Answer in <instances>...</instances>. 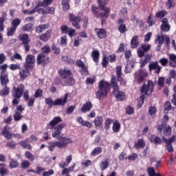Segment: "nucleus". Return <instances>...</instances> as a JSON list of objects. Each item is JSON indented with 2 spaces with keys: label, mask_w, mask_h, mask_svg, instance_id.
<instances>
[{
  "label": "nucleus",
  "mask_w": 176,
  "mask_h": 176,
  "mask_svg": "<svg viewBox=\"0 0 176 176\" xmlns=\"http://www.w3.org/2000/svg\"><path fill=\"white\" fill-rule=\"evenodd\" d=\"M63 119L60 116H56L53 118L48 124L47 126H50L49 129L55 131L52 132L53 138H56L59 141L57 142H51L49 143L48 150L50 152L54 151V148H67L69 144H72V139L71 138L60 137L63 129L67 126L65 124L61 123ZM57 124H58L57 126Z\"/></svg>",
  "instance_id": "1"
},
{
  "label": "nucleus",
  "mask_w": 176,
  "mask_h": 176,
  "mask_svg": "<svg viewBox=\"0 0 176 176\" xmlns=\"http://www.w3.org/2000/svg\"><path fill=\"white\" fill-rule=\"evenodd\" d=\"M98 7L92 5L91 7V10L93 16L96 19H108L109 17V13H111V8H106L108 5V1L107 0H97Z\"/></svg>",
  "instance_id": "2"
},
{
  "label": "nucleus",
  "mask_w": 176,
  "mask_h": 176,
  "mask_svg": "<svg viewBox=\"0 0 176 176\" xmlns=\"http://www.w3.org/2000/svg\"><path fill=\"white\" fill-rule=\"evenodd\" d=\"M153 87H155V85L151 80H148L147 85H142L140 89V93L142 95L140 97V100L138 104V108H141V107L144 105V102L145 101V96H151V94L153 93Z\"/></svg>",
  "instance_id": "3"
},
{
  "label": "nucleus",
  "mask_w": 176,
  "mask_h": 176,
  "mask_svg": "<svg viewBox=\"0 0 176 176\" xmlns=\"http://www.w3.org/2000/svg\"><path fill=\"white\" fill-rule=\"evenodd\" d=\"M68 96H69L68 93L65 94L63 98H59L56 99L54 101H53L52 98H46L45 99V102L46 105H48V108H53V107L56 106L65 107V104H67L68 101Z\"/></svg>",
  "instance_id": "4"
},
{
  "label": "nucleus",
  "mask_w": 176,
  "mask_h": 176,
  "mask_svg": "<svg viewBox=\"0 0 176 176\" xmlns=\"http://www.w3.org/2000/svg\"><path fill=\"white\" fill-rule=\"evenodd\" d=\"M99 90L96 93V98L101 100L102 97H107L108 96V90H109V82L104 80H101L98 82Z\"/></svg>",
  "instance_id": "5"
},
{
  "label": "nucleus",
  "mask_w": 176,
  "mask_h": 176,
  "mask_svg": "<svg viewBox=\"0 0 176 176\" xmlns=\"http://www.w3.org/2000/svg\"><path fill=\"white\" fill-rule=\"evenodd\" d=\"M24 84H19L17 87H13L12 91V105L16 106L20 102V98L23 97L24 93Z\"/></svg>",
  "instance_id": "6"
},
{
  "label": "nucleus",
  "mask_w": 176,
  "mask_h": 176,
  "mask_svg": "<svg viewBox=\"0 0 176 176\" xmlns=\"http://www.w3.org/2000/svg\"><path fill=\"white\" fill-rule=\"evenodd\" d=\"M54 0H43L42 2L38 1L36 3V6L34 7V12H38L39 14H46V10L43 8H39L41 7L46 8L49 6L53 2Z\"/></svg>",
  "instance_id": "7"
},
{
  "label": "nucleus",
  "mask_w": 176,
  "mask_h": 176,
  "mask_svg": "<svg viewBox=\"0 0 176 176\" xmlns=\"http://www.w3.org/2000/svg\"><path fill=\"white\" fill-rule=\"evenodd\" d=\"M157 130L159 134L163 133L164 135H166V137L171 135V133H173L171 126L167 124V122H162L161 124L157 125Z\"/></svg>",
  "instance_id": "8"
},
{
  "label": "nucleus",
  "mask_w": 176,
  "mask_h": 176,
  "mask_svg": "<svg viewBox=\"0 0 176 176\" xmlns=\"http://www.w3.org/2000/svg\"><path fill=\"white\" fill-rule=\"evenodd\" d=\"M18 39L22 42L21 45H23V47L25 52H30V42H31V39H30V36L28 34H22L18 36Z\"/></svg>",
  "instance_id": "9"
},
{
  "label": "nucleus",
  "mask_w": 176,
  "mask_h": 176,
  "mask_svg": "<svg viewBox=\"0 0 176 176\" xmlns=\"http://www.w3.org/2000/svg\"><path fill=\"white\" fill-rule=\"evenodd\" d=\"M69 20L72 23V26L76 28V30H80V17L79 16H76L72 13L69 14Z\"/></svg>",
  "instance_id": "10"
},
{
  "label": "nucleus",
  "mask_w": 176,
  "mask_h": 176,
  "mask_svg": "<svg viewBox=\"0 0 176 176\" xmlns=\"http://www.w3.org/2000/svg\"><path fill=\"white\" fill-rule=\"evenodd\" d=\"M76 65L81 69L80 70V74H81L82 76H87V75H89V69L86 67L85 63H83L82 60H77Z\"/></svg>",
  "instance_id": "11"
},
{
  "label": "nucleus",
  "mask_w": 176,
  "mask_h": 176,
  "mask_svg": "<svg viewBox=\"0 0 176 176\" xmlns=\"http://www.w3.org/2000/svg\"><path fill=\"white\" fill-rule=\"evenodd\" d=\"M24 107H23V105H19L16 107L14 114L13 115L14 120V122H20L21 119H23V116L21 113H23V111H24Z\"/></svg>",
  "instance_id": "12"
},
{
  "label": "nucleus",
  "mask_w": 176,
  "mask_h": 176,
  "mask_svg": "<svg viewBox=\"0 0 176 176\" xmlns=\"http://www.w3.org/2000/svg\"><path fill=\"white\" fill-rule=\"evenodd\" d=\"M36 60L38 65H46V64H49V63H50V58L46 57V55L43 53H40L37 56Z\"/></svg>",
  "instance_id": "13"
},
{
  "label": "nucleus",
  "mask_w": 176,
  "mask_h": 176,
  "mask_svg": "<svg viewBox=\"0 0 176 176\" xmlns=\"http://www.w3.org/2000/svg\"><path fill=\"white\" fill-rule=\"evenodd\" d=\"M124 23V19L120 18L118 19L117 23L118 24V30L120 34H126L127 32V26H126V24L123 23Z\"/></svg>",
  "instance_id": "14"
},
{
  "label": "nucleus",
  "mask_w": 176,
  "mask_h": 176,
  "mask_svg": "<svg viewBox=\"0 0 176 176\" xmlns=\"http://www.w3.org/2000/svg\"><path fill=\"white\" fill-rule=\"evenodd\" d=\"M34 64H35V56L33 55H28L24 65L29 67L30 69H32V68H34Z\"/></svg>",
  "instance_id": "15"
},
{
  "label": "nucleus",
  "mask_w": 176,
  "mask_h": 176,
  "mask_svg": "<svg viewBox=\"0 0 176 176\" xmlns=\"http://www.w3.org/2000/svg\"><path fill=\"white\" fill-rule=\"evenodd\" d=\"M116 75L118 82H120L121 85L125 86L126 82L125 79L122 77V76L123 75V74L122 73V65L116 67Z\"/></svg>",
  "instance_id": "16"
},
{
  "label": "nucleus",
  "mask_w": 176,
  "mask_h": 176,
  "mask_svg": "<svg viewBox=\"0 0 176 176\" xmlns=\"http://www.w3.org/2000/svg\"><path fill=\"white\" fill-rule=\"evenodd\" d=\"M162 25L160 26V30L162 32H168L170 31V28H171V26H170V24L168 23V19L167 18H164L161 21Z\"/></svg>",
  "instance_id": "17"
},
{
  "label": "nucleus",
  "mask_w": 176,
  "mask_h": 176,
  "mask_svg": "<svg viewBox=\"0 0 176 176\" xmlns=\"http://www.w3.org/2000/svg\"><path fill=\"white\" fill-rule=\"evenodd\" d=\"M30 67H26L25 65L23 66V67L19 69V75L21 76V80H24L25 78L28 76H30Z\"/></svg>",
  "instance_id": "18"
},
{
  "label": "nucleus",
  "mask_w": 176,
  "mask_h": 176,
  "mask_svg": "<svg viewBox=\"0 0 176 176\" xmlns=\"http://www.w3.org/2000/svg\"><path fill=\"white\" fill-rule=\"evenodd\" d=\"M149 71H155V74H159L162 71V67L159 65V63L157 61L151 62L148 65Z\"/></svg>",
  "instance_id": "19"
},
{
  "label": "nucleus",
  "mask_w": 176,
  "mask_h": 176,
  "mask_svg": "<svg viewBox=\"0 0 176 176\" xmlns=\"http://www.w3.org/2000/svg\"><path fill=\"white\" fill-rule=\"evenodd\" d=\"M1 135H3L6 140H12V133H10V126L6 125L1 132Z\"/></svg>",
  "instance_id": "20"
},
{
  "label": "nucleus",
  "mask_w": 176,
  "mask_h": 176,
  "mask_svg": "<svg viewBox=\"0 0 176 176\" xmlns=\"http://www.w3.org/2000/svg\"><path fill=\"white\" fill-rule=\"evenodd\" d=\"M52 32L53 31L50 29L47 30L45 33L39 36L40 41L42 42H47V41L52 38V35H53Z\"/></svg>",
  "instance_id": "21"
},
{
  "label": "nucleus",
  "mask_w": 176,
  "mask_h": 176,
  "mask_svg": "<svg viewBox=\"0 0 176 176\" xmlns=\"http://www.w3.org/2000/svg\"><path fill=\"white\" fill-rule=\"evenodd\" d=\"M58 75L62 79H67L69 76H72V72L70 69H60L58 72Z\"/></svg>",
  "instance_id": "22"
},
{
  "label": "nucleus",
  "mask_w": 176,
  "mask_h": 176,
  "mask_svg": "<svg viewBox=\"0 0 176 176\" xmlns=\"http://www.w3.org/2000/svg\"><path fill=\"white\" fill-rule=\"evenodd\" d=\"M113 94L118 101H124L126 100V94L119 89L113 91Z\"/></svg>",
  "instance_id": "23"
},
{
  "label": "nucleus",
  "mask_w": 176,
  "mask_h": 176,
  "mask_svg": "<svg viewBox=\"0 0 176 176\" xmlns=\"http://www.w3.org/2000/svg\"><path fill=\"white\" fill-rule=\"evenodd\" d=\"M109 83V87H112L113 91H118V90H120V87L118 83V80H116V76H113L111 77V79L110 80Z\"/></svg>",
  "instance_id": "24"
},
{
  "label": "nucleus",
  "mask_w": 176,
  "mask_h": 176,
  "mask_svg": "<svg viewBox=\"0 0 176 176\" xmlns=\"http://www.w3.org/2000/svg\"><path fill=\"white\" fill-rule=\"evenodd\" d=\"M92 108L93 103H91L90 101H87L82 105V107L80 109V111L82 113H86V112H89V111H91Z\"/></svg>",
  "instance_id": "25"
},
{
  "label": "nucleus",
  "mask_w": 176,
  "mask_h": 176,
  "mask_svg": "<svg viewBox=\"0 0 176 176\" xmlns=\"http://www.w3.org/2000/svg\"><path fill=\"white\" fill-rule=\"evenodd\" d=\"M95 32L99 39H105L107 38V31L102 28H96Z\"/></svg>",
  "instance_id": "26"
},
{
  "label": "nucleus",
  "mask_w": 176,
  "mask_h": 176,
  "mask_svg": "<svg viewBox=\"0 0 176 176\" xmlns=\"http://www.w3.org/2000/svg\"><path fill=\"white\" fill-rule=\"evenodd\" d=\"M8 75V73H1L0 82L1 86H8V83H9V78Z\"/></svg>",
  "instance_id": "27"
},
{
  "label": "nucleus",
  "mask_w": 176,
  "mask_h": 176,
  "mask_svg": "<svg viewBox=\"0 0 176 176\" xmlns=\"http://www.w3.org/2000/svg\"><path fill=\"white\" fill-rule=\"evenodd\" d=\"M146 145V144L144 139H138V142L134 143V148H135V149H144Z\"/></svg>",
  "instance_id": "28"
},
{
  "label": "nucleus",
  "mask_w": 176,
  "mask_h": 176,
  "mask_svg": "<svg viewBox=\"0 0 176 176\" xmlns=\"http://www.w3.org/2000/svg\"><path fill=\"white\" fill-rule=\"evenodd\" d=\"M150 142L155 144V145H160L162 144V138L155 135H151L149 138Z\"/></svg>",
  "instance_id": "29"
},
{
  "label": "nucleus",
  "mask_w": 176,
  "mask_h": 176,
  "mask_svg": "<svg viewBox=\"0 0 176 176\" xmlns=\"http://www.w3.org/2000/svg\"><path fill=\"white\" fill-rule=\"evenodd\" d=\"M19 145L22 146L23 149H28L29 151L32 149V146H31V144H30V140H28V139L20 142Z\"/></svg>",
  "instance_id": "30"
},
{
  "label": "nucleus",
  "mask_w": 176,
  "mask_h": 176,
  "mask_svg": "<svg viewBox=\"0 0 176 176\" xmlns=\"http://www.w3.org/2000/svg\"><path fill=\"white\" fill-rule=\"evenodd\" d=\"M136 76V80L138 83L141 84L142 82H144V79L145 78L144 73L142 70H139L135 73Z\"/></svg>",
  "instance_id": "31"
},
{
  "label": "nucleus",
  "mask_w": 176,
  "mask_h": 176,
  "mask_svg": "<svg viewBox=\"0 0 176 176\" xmlns=\"http://www.w3.org/2000/svg\"><path fill=\"white\" fill-rule=\"evenodd\" d=\"M91 56L92 57L93 61L96 63V64L98 63L100 61V52L98 50H93Z\"/></svg>",
  "instance_id": "32"
},
{
  "label": "nucleus",
  "mask_w": 176,
  "mask_h": 176,
  "mask_svg": "<svg viewBox=\"0 0 176 176\" xmlns=\"http://www.w3.org/2000/svg\"><path fill=\"white\" fill-rule=\"evenodd\" d=\"M75 83H76L75 78H74V76H72V75L66 78L63 85H65V86H67V85L68 86H74V85H75Z\"/></svg>",
  "instance_id": "33"
},
{
  "label": "nucleus",
  "mask_w": 176,
  "mask_h": 176,
  "mask_svg": "<svg viewBox=\"0 0 176 176\" xmlns=\"http://www.w3.org/2000/svg\"><path fill=\"white\" fill-rule=\"evenodd\" d=\"M32 28H34V23H29L24 25L21 28V30L23 32H32Z\"/></svg>",
  "instance_id": "34"
},
{
  "label": "nucleus",
  "mask_w": 176,
  "mask_h": 176,
  "mask_svg": "<svg viewBox=\"0 0 176 176\" xmlns=\"http://www.w3.org/2000/svg\"><path fill=\"white\" fill-rule=\"evenodd\" d=\"M138 45H140L138 36H134L131 41V47L132 49H137V47H138Z\"/></svg>",
  "instance_id": "35"
},
{
  "label": "nucleus",
  "mask_w": 176,
  "mask_h": 176,
  "mask_svg": "<svg viewBox=\"0 0 176 176\" xmlns=\"http://www.w3.org/2000/svg\"><path fill=\"white\" fill-rule=\"evenodd\" d=\"M100 153H102V148L97 146L95 148H94L91 152V156H98V155H100Z\"/></svg>",
  "instance_id": "36"
},
{
  "label": "nucleus",
  "mask_w": 176,
  "mask_h": 176,
  "mask_svg": "<svg viewBox=\"0 0 176 176\" xmlns=\"http://www.w3.org/2000/svg\"><path fill=\"white\" fill-rule=\"evenodd\" d=\"M102 122H104L102 116H98L95 118L94 123L96 127H101L102 126Z\"/></svg>",
  "instance_id": "37"
},
{
  "label": "nucleus",
  "mask_w": 176,
  "mask_h": 176,
  "mask_svg": "<svg viewBox=\"0 0 176 176\" xmlns=\"http://www.w3.org/2000/svg\"><path fill=\"white\" fill-rule=\"evenodd\" d=\"M112 129L113 133H119V131H120V122H119L118 120L113 122Z\"/></svg>",
  "instance_id": "38"
},
{
  "label": "nucleus",
  "mask_w": 176,
  "mask_h": 176,
  "mask_svg": "<svg viewBox=\"0 0 176 176\" xmlns=\"http://www.w3.org/2000/svg\"><path fill=\"white\" fill-rule=\"evenodd\" d=\"M62 8L64 12H68L69 10V0H62L61 2Z\"/></svg>",
  "instance_id": "39"
},
{
  "label": "nucleus",
  "mask_w": 176,
  "mask_h": 176,
  "mask_svg": "<svg viewBox=\"0 0 176 176\" xmlns=\"http://www.w3.org/2000/svg\"><path fill=\"white\" fill-rule=\"evenodd\" d=\"M149 61H151V55L146 54L145 56V58L140 63V68H144V67H145V65H146Z\"/></svg>",
  "instance_id": "40"
},
{
  "label": "nucleus",
  "mask_w": 176,
  "mask_h": 176,
  "mask_svg": "<svg viewBox=\"0 0 176 176\" xmlns=\"http://www.w3.org/2000/svg\"><path fill=\"white\" fill-rule=\"evenodd\" d=\"M109 167V159H106L105 161H103L100 163V168L102 171L107 170Z\"/></svg>",
  "instance_id": "41"
},
{
  "label": "nucleus",
  "mask_w": 176,
  "mask_h": 176,
  "mask_svg": "<svg viewBox=\"0 0 176 176\" xmlns=\"http://www.w3.org/2000/svg\"><path fill=\"white\" fill-rule=\"evenodd\" d=\"M20 24H21V19L19 18L13 19L11 22L12 27H13L16 30H17V28L19 27V25H20Z\"/></svg>",
  "instance_id": "42"
},
{
  "label": "nucleus",
  "mask_w": 176,
  "mask_h": 176,
  "mask_svg": "<svg viewBox=\"0 0 176 176\" xmlns=\"http://www.w3.org/2000/svg\"><path fill=\"white\" fill-rule=\"evenodd\" d=\"M112 123H113V120H112V119L107 118L105 120L104 130H106V131H108V130H109V129H111V124H112Z\"/></svg>",
  "instance_id": "43"
},
{
  "label": "nucleus",
  "mask_w": 176,
  "mask_h": 176,
  "mask_svg": "<svg viewBox=\"0 0 176 176\" xmlns=\"http://www.w3.org/2000/svg\"><path fill=\"white\" fill-rule=\"evenodd\" d=\"M167 14V11L166 10H160L155 13L156 19H164L165 16Z\"/></svg>",
  "instance_id": "44"
},
{
  "label": "nucleus",
  "mask_w": 176,
  "mask_h": 176,
  "mask_svg": "<svg viewBox=\"0 0 176 176\" xmlns=\"http://www.w3.org/2000/svg\"><path fill=\"white\" fill-rule=\"evenodd\" d=\"M62 60L64 61V63H67V64H70V65H73V64H75V60L71 59V58L67 56H63Z\"/></svg>",
  "instance_id": "45"
},
{
  "label": "nucleus",
  "mask_w": 176,
  "mask_h": 176,
  "mask_svg": "<svg viewBox=\"0 0 176 176\" xmlns=\"http://www.w3.org/2000/svg\"><path fill=\"white\" fill-rule=\"evenodd\" d=\"M9 93H10V90L8 85L5 86V87L0 91V96L1 97H5L6 96H9Z\"/></svg>",
  "instance_id": "46"
},
{
  "label": "nucleus",
  "mask_w": 176,
  "mask_h": 176,
  "mask_svg": "<svg viewBox=\"0 0 176 176\" xmlns=\"http://www.w3.org/2000/svg\"><path fill=\"white\" fill-rule=\"evenodd\" d=\"M41 50L43 54H49V53L52 52V49H50V46H49L48 45H46L41 47Z\"/></svg>",
  "instance_id": "47"
},
{
  "label": "nucleus",
  "mask_w": 176,
  "mask_h": 176,
  "mask_svg": "<svg viewBox=\"0 0 176 176\" xmlns=\"http://www.w3.org/2000/svg\"><path fill=\"white\" fill-rule=\"evenodd\" d=\"M10 61L12 63L15 61V60H23V57L19 52H16L13 56H12L10 58Z\"/></svg>",
  "instance_id": "48"
},
{
  "label": "nucleus",
  "mask_w": 176,
  "mask_h": 176,
  "mask_svg": "<svg viewBox=\"0 0 176 176\" xmlns=\"http://www.w3.org/2000/svg\"><path fill=\"white\" fill-rule=\"evenodd\" d=\"M162 140H163L164 142H165V144H166V145H171L173 144V142H174L175 141V136H172V138H170L169 139L162 138Z\"/></svg>",
  "instance_id": "49"
},
{
  "label": "nucleus",
  "mask_w": 176,
  "mask_h": 176,
  "mask_svg": "<svg viewBox=\"0 0 176 176\" xmlns=\"http://www.w3.org/2000/svg\"><path fill=\"white\" fill-rule=\"evenodd\" d=\"M10 168H17L19 167V162L16 160H10V162L9 164Z\"/></svg>",
  "instance_id": "50"
},
{
  "label": "nucleus",
  "mask_w": 176,
  "mask_h": 176,
  "mask_svg": "<svg viewBox=\"0 0 176 176\" xmlns=\"http://www.w3.org/2000/svg\"><path fill=\"white\" fill-rule=\"evenodd\" d=\"M25 158L28 159L30 162H34V160H35V156L30 151H26L25 153Z\"/></svg>",
  "instance_id": "51"
},
{
  "label": "nucleus",
  "mask_w": 176,
  "mask_h": 176,
  "mask_svg": "<svg viewBox=\"0 0 176 176\" xmlns=\"http://www.w3.org/2000/svg\"><path fill=\"white\" fill-rule=\"evenodd\" d=\"M16 145H17V143H16V142H14V140H11L6 143V146L11 149H15Z\"/></svg>",
  "instance_id": "52"
},
{
  "label": "nucleus",
  "mask_w": 176,
  "mask_h": 176,
  "mask_svg": "<svg viewBox=\"0 0 176 176\" xmlns=\"http://www.w3.org/2000/svg\"><path fill=\"white\" fill-rule=\"evenodd\" d=\"M165 6L167 9H171L172 8L175 7V3L174 2V0H168L166 2Z\"/></svg>",
  "instance_id": "53"
},
{
  "label": "nucleus",
  "mask_w": 176,
  "mask_h": 176,
  "mask_svg": "<svg viewBox=\"0 0 176 176\" xmlns=\"http://www.w3.org/2000/svg\"><path fill=\"white\" fill-rule=\"evenodd\" d=\"M45 30H46V25H39L36 28V32L41 34V32H43Z\"/></svg>",
  "instance_id": "54"
},
{
  "label": "nucleus",
  "mask_w": 176,
  "mask_h": 176,
  "mask_svg": "<svg viewBox=\"0 0 176 176\" xmlns=\"http://www.w3.org/2000/svg\"><path fill=\"white\" fill-rule=\"evenodd\" d=\"M9 68L11 71H16V69H20L21 67L20 66V63H12L10 65Z\"/></svg>",
  "instance_id": "55"
},
{
  "label": "nucleus",
  "mask_w": 176,
  "mask_h": 176,
  "mask_svg": "<svg viewBox=\"0 0 176 176\" xmlns=\"http://www.w3.org/2000/svg\"><path fill=\"white\" fill-rule=\"evenodd\" d=\"M155 21L152 18V14H150L147 19V24H148L149 27H152V25H155Z\"/></svg>",
  "instance_id": "56"
},
{
  "label": "nucleus",
  "mask_w": 176,
  "mask_h": 176,
  "mask_svg": "<svg viewBox=\"0 0 176 176\" xmlns=\"http://www.w3.org/2000/svg\"><path fill=\"white\" fill-rule=\"evenodd\" d=\"M43 96V90H42L41 89H38L34 94L35 98H39Z\"/></svg>",
  "instance_id": "57"
},
{
  "label": "nucleus",
  "mask_w": 176,
  "mask_h": 176,
  "mask_svg": "<svg viewBox=\"0 0 176 176\" xmlns=\"http://www.w3.org/2000/svg\"><path fill=\"white\" fill-rule=\"evenodd\" d=\"M141 47H142L141 49L144 52V53H146V52H149V50L151 49V45L142 44Z\"/></svg>",
  "instance_id": "58"
},
{
  "label": "nucleus",
  "mask_w": 176,
  "mask_h": 176,
  "mask_svg": "<svg viewBox=\"0 0 176 176\" xmlns=\"http://www.w3.org/2000/svg\"><path fill=\"white\" fill-rule=\"evenodd\" d=\"M157 38L155 39V42H158L159 45H163L164 43V36H157Z\"/></svg>",
  "instance_id": "59"
},
{
  "label": "nucleus",
  "mask_w": 176,
  "mask_h": 176,
  "mask_svg": "<svg viewBox=\"0 0 176 176\" xmlns=\"http://www.w3.org/2000/svg\"><path fill=\"white\" fill-rule=\"evenodd\" d=\"M29 166H31L30 161L24 160L21 164V168H28Z\"/></svg>",
  "instance_id": "60"
},
{
  "label": "nucleus",
  "mask_w": 176,
  "mask_h": 176,
  "mask_svg": "<svg viewBox=\"0 0 176 176\" xmlns=\"http://www.w3.org/2000/svg\"><path fill=\"white\" fill-rule=\"evenodd\" d=\"M171 110V102L166 101L164 104V112H167Z\"/></svg>",
  "instance_id": "61"
},
{
  "label": "nucleus",
  "mask_w": 176,
  "mask_h": 176,
  "mask_svg": "<svg viewBox=\"0 0 176 176\" xmlns=\"http://www.w3.org/2000/svg\"><path fill=\"white\" fill-rule=\"evenodd\" d=\"M56 9L54 7H47L45 10V14H54Z\"/></svg>",
  "instance_id": "62"
},
{
  "label": "nucleus",
  "mask_w": 176,
  "mask_h": 176,
  "mask_svg": "<svg viewBox=\"0 0 176 176\" xmlns=\"http://www.w3.org/2000/svg\"><path fill=\"white\" fill-rule=\"evenodd\" d=\"M148 174L149 176H155L156 175V171L155 170V168L152 167H148L147 168Z\"/></svg>",
  "instance_id": "63"
},
{
  "label": "nucleus",
  "mask_w": 176,
  "mask_h": 176,
  "mask_svg": "<svg viewBox=\"0 0 176 176\" xmlns=\"http://www.w3.org/2000/svg\"><path fill=\"white\" fill-rule=\"evenodd\" d=\"M0 175L1 176L9 175V174H8V168H6L5 167H1L0 168Z\"/></svg>",
  "instance_id": "64"
}]
</instances>
